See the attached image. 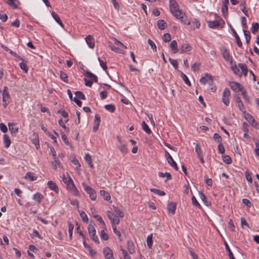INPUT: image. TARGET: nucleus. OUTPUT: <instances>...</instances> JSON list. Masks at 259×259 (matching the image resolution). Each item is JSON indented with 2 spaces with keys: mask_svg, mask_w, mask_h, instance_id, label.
I'll return each instance as SVG.
<instances>
[{
  "mask_svg": "<svg viewBox=\"0 0 259 259\" xmlns=\"http://www.w3.org/2000/svg\"><path fill=\"white\" fill-rule=\"evenodd\" d=\"M195 151L197 153L198 157H200L201 155H203L201 147H200V145L198 144H197L196 145Z\"/></svg>",
  "mask_w": 259,
  "mask_h": 259,
  "instance_id": "nucleus-56",
  "label": "nucleus"
},
{
  "mask_svg": "<svg viewBox=\"0 0 259 259\" xmlns=\"http://www.w3.org/2000/svg\"><path fill=\"white\" fill-rule=\"evenodd\" d=\"M86 74H87V76L89 78H90L92 80V81L93 80L95 82H97L98 78L95 74H93L92 73H91L90 72H87Z\"/></svg>",
  "mask_w": 259,
  "mask_h": 259,
  "instance_id": "nucleus-40",
  "label": "nucleus"
},
{
  "mask_svg": "<svg viewBox=\"0 0 259 259\" xmlns=\"http://www.w3.org/2000/svg\"><path fill=\"white\" fill-rule=\"evenodd\" d=\"M93 217L97 219L98 221L100 222V223L104 226V228L105 229L106 225L104 221L102 220L101 216L98 214L93 215Z\"/></svg>",
  "mask_w": 259,
  "mask_h": 259,
  "instance_id": "nucleus-48",
  "label": "nucleus"
},
{
  "mask_svg": "<svg viewBox=\"0 0 259 259\" xmlns=\"http://www.w3.org/2000/svg\"><path fill=\"white\" fill-rule=\"evenodd\" d=\"M192 23L193 24V26H191V28L193 30H194L196 28H198L200 26V23L199 21L197 19H194L192 21Z\"/></svg>",
  "mask_w": 259,
  "mask_h": 259,
  "instance_id": "nucleus-53",
  "label": "nucleus"
},
{
  "mask_svg": "<svg viewBox=\"0 0 259 259\" xmlns=\"http://www.w3.org/2000/svg\"><path fill=\"white\" fill-rule=\"evenodd\" d=\"M85 41H86V42L88 44V46L90 48L92 49L94 47L95 40H94L93 37L92 35H89L87 36L85 38Z\"/></svg>",
  "mask_w": 259,
  "mask_h": 259,
  "instance_id": "nucleus-16",
  "label": "nucleus"
},
{
  "mask_svg": "<svg viewBox=\"0 0 259 259\" xmlns=\"http://www.w3.org/2000/svg\"><path fill=\"white\" fill-rule=\"evenodd\" d=\"M152 236L153 235L152 234H150L148 236L147 238V246L149 248H151L153 244L152 241Z\"/></svg>",
  "mask_w": 259,
  "mask_h": 259,
  "instance_id": "nucleus-37",
  "label": "nucleus"
},
{
  "mask_svg": "<svg viewBox=\"0 0 259 259\" xmlns=\"http://www.w3.org/2000/svg\"><path fill=\"white\" fill-rule=\"evenodd\" d=\"M25 178L26 180H28L30 181H35L37 178V176L33 172H28L25 177Z\"/></svg>",
  "mask_w": 259,
  "mask_h": 259,
  "instance_id": "nucleus-17",
  "label": "nucleus"
},
{
  "mask_svg": "<svg viewBox=\"0 0 259 259\" xmlns=\"http://www.w3.org/2000/svg\"><path fill=\"white\" fill-rule=\"evenodd\" d=\"M118 149L124 154L128 153V149L124 144H121L118 146Z\"/></svg>",
  "mask_w": 259,
  "mask_h": 259,
  "instance_id": "nucleus-35",
  "label": "nucleus"
},
{
  "mask_svg": "<svg viewBox=\"0 0 259 259\" xmlns=\"http://www.w3.org/2000/svg\"><path fill=\"white\" fill-rule=\"evenodd\" d=\"M61 138L64 143L68 146L70 145L71 147H72L70 143H69L67 136L64 133H61Z\"/></svg>",
  "mask_w": 259,
  "mask_h": 259,
  "instance_id": "nucleus-60",
  "label": "nucleus"
},
{
  "mask_svg": "<svg viewBox=\"0 0 259 259\" xmlns=\"http://www.w3.org/2000/svg\"><path fill=\"white\" fill-rule=\"evenodd\" d=\"M98 61L100 63V65L101 67L103 68L104 70H106L107 68V65H106V62L104 61L103 60H101L100 58H98Z\"/></svg>",
  "mask_w": 259,
  "mask_h": 259,
  "instance_id": "nucleus-59",
  "label": "nucleus"
},
{
  "mask_svg": "<svg viewBox=\"0 0 259 259\" xmlns=\"http://www.w3.org/2000/svg\"><path fill=\"white\" fill-rule=\"evenodd\" d=\"M142 129L147 134H150L151 133V131L148 125L146 124L145 121H143L141 124Z\"/></svg>",
  "mask_w": 259,
  "mask_h": 259,
  "instance_id": "nucleus-34",
  "label": "nucleus"
},
{
  "mask_svg": "<svg viewBox=\"0 0 259 259\" xmlns=\"http://www.w3.org/2000/svg\"><path fill=\"white\" fill-rule=\"evenodd\" d=\"M108 218L110 219L111 223V225L113 224L118 225L120 222L119 219L116 217L113 213L111 212L109 210L107 211L106 212Z\"/></svg>",
  "mask_w": 259,
  "mask_h": 259,
  "instance_id": "nucleus-5",
  "label": "nucleus"
},
{
  "mask_svg": "<svg viewBox=\"0 0 259 259\" xmlns=\"http://www.w3.org/2000/svg\"><path fill=\"white\" fill-rule=\"evenodd\" d=\"M103 253L105 259H114L112 250L109 247H106L104 248Z\"/></svg>",
  "mask_w": 259,
  "mask_h": 259,
  "instance_id": "nucleus-10",
  "label": "nucleus"
},
{
  "mask_svg": "<svg viewBox=\"0 0 259 259\" xmlns=\"http://www.w3.org/2000/svg\"><path fill=\"white\" fill-rule=\"evenodd\" d=\"M101 238L104 240H107L109 238L108 235L105 232L104 230H101L100 233Z\"/></svg>",
  "mask_w": 259,
  "mask_h": 259,
  "instance_id": "nucleus-62",
  "label": "nucleus"
},
{
  "mask_svg": "<svg viewBox=\"0 0 259 259\" xmlns=\"http://www.w3.org/2000/svg\"><path fill=\"white\" fill-rule=\"evenodd\" d=\"M231 68L235 74L238 75L239 76H241L242 75V73L240 72V70L238 66L237 67L236 65H235L234 66H232Z\"/></svg>",
  "mask_w": 259,
  "mask_h": 259,
  "instance_id": "nucleus-45",
  "label": "nucleus"
},
{
  "mask_svg": "<svg viewBox=\"0 0 259 259\" xmlns=\"http://www.w3.org/2000/svg\"><path fill=\"white\" fill-rule=\"evenodd\" d=\"M47 184L51 190L54 191L56 193H58L59 188L55 183L53 181H49L48 182Z\"/></svg>",
  "mask_w": 259,
  "mask_h": 259,
  "instance_id": "nucleus-14",
  "label": "nucleus"
},
{
  "mask_svg": "<svg viewBox=\"0 0 259 259\" xmlns=\"http://www.w3.org/2000/svg\"><path fill=\"white\" fill-rule=\"evenodd\" d=\"M112 228L113 229L114 233L118 236V239L120 241H121L122 240L121 239V233L119 231L117 230L116 225L113 224V225L112 226Z\"/></svg>",
  "mask_w": 259,
  "mask_h": 259,
  "instance_id": "nucleus-43",
  "label": "nucleus"
},
{
  "mask_svg": "<svg viewBox=\"0 0 259 259\" xmlns=\"http://www.w3.org/2000/svg\"><path fill=\"white\" fill-rule=\"evenodd\" d=\"M7 3L14 9H17L20 5V2L18 0H8Z\"/></svg>",
  "mask_w": 259,
  "mask_h": 259,
  "instance_id": "nucleus-20",
  "label": "nucleus"
},
{
  "mask_svg": "<svg viewBox=\"0 0 259 259\" xmlns=\"http://www.w3.org/2000/svg\"><path fill=\"white\" fill-rule=\"evenodd\" d=\"M68 232H69V238L70 239H71L72 237V233H73V230L74 228V226L70 222H68Z\"/></svg>",
  "mask_w": 259,
  "mask_h": 259,
  "instance_id": "nucleus-44",
  "label": "nucleus"
},
{
  "mask_svg": "<svg viewBox=\"0 0 259 259\" xmlns=\"http://www.w3.org/2000/svg\"><path fill=\"white\" fill-rule=\"evenodd\" d=\"M158 176L161 178L166 177L167 180L171 179V175L169 173L167 172H166L165 173H163L162 172H159Z\"/></svg>",
  "mask_w": 259,
  "mask_h": 259,
  "instance_id": "nucleus-38",
  "label": "nucleus"
},
{
  "mask_svg": "<svg viewBox=\"0 0 259 259\" xmlns=\"http://www.w3.org/2000/svg\"><path fill=\"white\" fill-rule=\"evenodd\" d=\"M8 126L9 127V130L11 132L12 135L16 134L18 132V127H14V125L12 123H9Z\"/></svg>",
  "mask_w": 259,
  "mask_h": 259,
  "instance_id": "nucleus-30",
  "label": "nucleus"
},
{
  "mask_svg": "<svg viewBox=\"0 0 259 259\" xmlns=\"http://www.w3.org/2000/svg\"><path fill=\"white\" fill-rule=\"evenodd\" d=\"M238 66L242 70V74H243L244 75L246 76L248 72V69L246 65L245 64L239 63L238 64Z\"/></svg>",
  "mask_w": 259,
  "mask_h": 259,
  "instance_id": "nucleus-21",
  "label": "nucleus"
},
{
  "mask_svg": "<svg viewBox=\"0 0 259 259\" xmlns=\"http://www.w3.org/2000/svg\"><path fill=\"white\" fill-rule=\"evenodd\" d=\"M223 161L226 164H231L232 162L231 158L229 155H224L222 157Z\"/></svg>",
  "mask_w": 259,
  "mask_h": 259,
  "instance_id": "nucleus-52",
  "label": "nucleus"
},
{
  "mask_svg": "<svg viewBox=\"0 0 259 259\" xmlns=\"http://www.w3.org/2000/svg\"><path fill=\"white\" fill-rule=\"evenodd\" d=\"M105 108L110 112H114L115 109V106L112 104H107L105 106Z\"/></svg>",
  "mask_w": 259,
  "mask_h": 259,
  "instance_id": "nucleus-50",
  "label": "nucleus"
},
{
  "mask_svg": "<svg viewBox=\"0 0 259 259\" xmlns=\"http://www.w3.org/2000/svg\"><path fill=\"white\" fill-rule=\"evenodd\" d=\"M199 195L200 196V199L202 200V201L204 202V203L206 205L208 206L209 205L207 201V199H206L205 196L203 194V193L199 192Z\"/></svg>",
  "mask_w": 259,
  "mask_h": 259,
  "instance_id": "nucleus-58",
  "label": "nucleus"
},
{
  "mask_svg": "<svg viewBox=\"0 0 259 259\" xmlns=\"http://www.w3.org/2000/svg\"><path fill=\"white\" fill-rule=\"evenodd\" d=\"M245 118L251 124L253 123L255 121L254 117L249 113H247L245 115Z\"/></svg>",
  "mask_w": 259,
  "mask_h": 259,
  "instance_id": "nucleus-51",
  "label": "nucleus"
},
{
  "mask_svg": "<svg viewBox=\"0 0 259 259\" xmlns=\"http://www.w3.org/2000/svg\"><path fill=\"white\" fill-rule=\"evenodd\" d=\"M157 26L160 30H164L167 26V23L163 20L157 21Z\"/></svg>",
  "mask_w": 259,
  "mask_h": 259,
  "instance_id": "nucleus-25",
  "label": "nucleus"
},
{
  "mask_svg": "<svg viewBox=\"0 0 259 259\" xmlns=\"http://www.w3.org/2000/svg\"><path fill=\"white\" fill-rule=\"evenodd\" d=\"M229 84L231 89L236 93L241 92L244 89V87L237 82L230 81Z\"/></svg>",
  "mask_w": 259,
  "mask_h": 259,
  "instance_id": "nucleus-4",
  "label": "nucleus"
},
{
  "mask_svg": "<svg viewBox=\"0 0 259 259\" xmlns=\"http://www.w3.org/2000/svg\"><path fill=\"white\" fill-rule=\"evenodd\" d=\"M75 95H76V97L77 99H81V100H85V96L82 93V92L80 91H76L75 93Z\"/></svg>",
  "mask_w": 259,
  "mask_h": 259,
  "instance_id": "nucleus-54",
  "label": "nucleus"
},
{
  "mask_svg": "<svg viewBox=\"0 0 259 259\" xmlns=\"http://www.w3.org/2000/svg\"><path fill=\"white\" fill-rule=\"evenodd\" d=\"M207 84L210 86V90L212 92L215 91L216 87L215 86L213 85V81L211 76H209V78L208 79Z\"/></svg>",
  "mask_w": 259,
  "mask_h": 259,
  "instance_id": "nucleus-28",
  "label": "nucleus"
},
{
  "mask_svg": "<svg viewBox=\"0 0 259 259\" xmlns=\"http://www.w3.org/2000/svg\"><path fill=\"white\" fill-rule=\"evenodd\" d=\"M172 51H174V53H177L179 52V49L177 48V42L175 40L171 41L169 45Z\"/></svg>",
  "mask_w": 259,
  "mask_h": 259,
  "instance_id": "nucleus-23",
  "label": "nucleus"
},
{
  "mask_svg": "<svg viewBox=\"0 0 259 259\" xmlns=\"http://www.w3.org/2000/svg\"><path fill=\"white\" fill-rule=\"evenodd\" d=\"M230 27L231 28V31L232 32L235 38L236 42L238 46L240 48H241L242 46V43L238 35L237 34V32H236L235 29L233 28V27L231 25H230Z\"/></svg>",
  "mask_w": 259,
  "mask_h": 259,
  "instance_id": "nucleus-11",
  "label": "nucleus"
},
{
  "mask_svg": "<svg viewBox=\"0 0 259 259\" xmlns=\"http://www.w3.org/2000/svg\"><path fill=\"white\" fill-rule=\"evenodd\" d=\"M60 77L61 79L63 81H64L65 82H67V83L68 82V76L66 74V73H65V72H64L62 71H61L60 74Z\"/></svg>",
  "mask_w": 259,
  "mask_h": 259,
  "instance_id": "nucleus-49",
  "label": "nucleus"
},
{
  "mask_svg": "<svg viewBox=\"0 0 259 259\" xmlns=\"http://www.w3.org/2000/svg\"><path fill=\"white\" fill-rule=\"evenodd\" d=\"M100 193L105 200L108 201L110 199V194L105 190H100Z\"/></svg>",
  "mask_w": 259,
  "mask_h": 259,
  "instance_id": "nucleus-32",
  "label": "nucleus"
},
{
  "mask_svg": "<svg viewBox=\"0 0 259 259\" xmlns=\"http://www.w3.org/2000/svg\"><path fill=\"white\" fill-rule=\"evenodd\" d=\"M229 0H224L222 2V12L223 16L226 17L228 15V5L229 4Z\"/></svg>",
  "mask_w": 259,
  "mask_h": 259,
  "instance_id": "nucleus-12",
  "label": "nucleus"
},
{
  "mask_svg": "<svg viewBox=\"0 0 259 259\" xmlns=\"http://www.w3.org/2000/svg\"><path fill=\"white\" fill-rule=\"evenodd\" d=\"M95 224H90L88 226V231L91 238L96 243H99L98 236L96 235V231L95 228Z\"/></svg>",
  "mask_w": 259,
  "mask_h": 259,
  "instance_id": "nucleus-2",
  "label": "nucleus"
},
{
  "mask_svg": "<svg viewBox=\"0 0 259 259\" xmlns=\"http://www.w3.org/2000/svg\"><path fill=\"white\" fill-rule=\"evenodd\" d=\"M230 96V92L228 88H226L223 92L222 95V101L226 105L228 106L230 103L229 96Z\"/></svg>",
  "mask_w": 259,
  "mask_h": 259,
  "instance_id": "nucleus-6",
  "label": "nucleus"
},
{
  "mask_svg": "<svg viewBox=\"0 0 259 259\" xmlns=\"http://www.w3.org/2000/svg\"><path fill=\"white\" fill-rule=\"evenodd\" d=\"M3 140L5 148H8L11 143L9 136L7 134H4L3 136Z\"/></svg>",
  "mask_w": 259,
  "mask_h": 259,
  "instance_id": "nucleus-19",
  "label": "nucleus"
},
{
  "mask_svg": "<svg viewBox=\"0 0 259 259\" xmlns=\"http://www.w3.org/2000/svg\"><path fill=\"white\" fill-rule=\"evenodd\" d=\"M171 39L170 34L168 33H166L163 35V40L164 42H169Z\"/></svg>",
  "mask_w": 259,
  "mask_h": 259,
  "instance_id": "nucleus-64",
  "label": "nucleus"
},
{
  "mask_svg": "<svg viewBox=\"0 0 259 259\" xmlns=\"http://www.w3.org/2000/svg\"><path fill=\"white\" fill-rule=\"evenodd\" d=\"M24 60L23 61H22V62L20 63L19 64V65L20 68L22 70L24 71V72L25 73H27L28 70V67L27 65H26V64L24 62Z\"/></svg>",
  "mask_w": 259,
  "mask_h": 259,
  "instance_id": "nucleus-39",
  "label": "nucleus"
},
{
  "mask_svg": "<svg viewBox=\"0 0 259 259\" xmlns=\"http://www.w3.org/2000/svg\"><path fill=\"white\" fill-rule=\"evenodd\" d=\"M169 61L170 63V64L172 65V66L175 69H178V63L177 60L172 59L170 58H169Z\"/></svg>",
  "mask_w": 259,
  "mask_h": 259,
  "instance_id": "nucleus-61",
  "label": "nucleus"
},
{
  "mask_svg": "<svg viewBox=\"0 0 259 259\" xmlns=\"http://www.w3.org/2000/svg\"><path fill=\"white\" fill-rule=\"evenodd\" d=\"M68 181H70V182L67 184V189L72 191L74 195H78L79 192L76 189L73 181L72 179H69Z\"/></svg>",
  "mask_w": 259,
  "mask_h": 259,
  "instance_id": "nucleus-9",
  "label": "nucleus"
},
{
  "mask_svg": "<svg viewBox=\"0 0 259 259\" xmlns=\"http://www.w3.org/2000/svg\"><path fill=\"white\" fill-rule=\"evenodd\" d=\"M235 98L236 102L238 104V106L241 111H243L244 108V105L243 102L241 100V98L237 95L235 96Z\"/></svg>",
  "mask_w": 259,
  "mask_h": 259,
  "instance_id": "nucleus-24",
  "label": "nucleus"
},
{
  "mask_svg": "<svg viewBox=\"0 0 259 259\" xmlns=\"http://www.w3.org/2000/svg\"><path fill=\"white\" fill-rule=\"evenodd\" d=\"M240 2L241 10L246 16L248 17V12L245 10V1L244 0H240Z\"/></svg>",
  "mask_w": 259,
  "mask_h": 259,
  "instance_id": "nucleus-26",
  "label": "nucleus"
},
{
  "mask_svg": "<svg viewBox=\"0 0 259 259\" xmlns=\"http://www.w3.org/2000/svg\"><path fill=\"white\" fill-rule=\"evenodd\" d=\"M181 77L183 78V79L184 80V82H185L186 84H187L189 86H191V83H190V81H189L188 78L187 77V76L184 74L182 72H181Z\"/></svg>",
  "mask_w": 259,
  "mask_h": 259,
  "instance_id": "nucleus-55",
  "label": "nucleus"
},
{
  "mask_svg": "<svg viewBox=\"0 0 259 259\" xmlns=\"http://www.w3.org/2000/svg\"><path fill=\"white\" fill-rule=\"evenodd\" d=\"M191 50V47L188 44H183L181 46L179 50L180 53L183 54L185 52H189Z\"/></svg>",
  "mask_w": 259,
  "mask_h": 259,
  "instance_id": "nucleus-18",
  "label": "nucleus"
},
{
  "mask_svg": "<svg viewBox=\"0 0 259 259\" xmlns=\"http://www.w3.org/2000/svg\"><path fill=\"white\" fill-rule=\"evenodd\" d=\"M7 87H4V90L3 92V102H5L6 101H7V100L9 99V95L7 91Z\"/></svg>",
  "mask_w": 259,
  "mask_h": 259,
  "instance_id": "nucleus-27",
  "label": "nucleus"
},
{
  "mask_svg": "<svg viewBox=\"0 0 259 259\" xmlns=\"http://www.w3.org/2000/svg\"><path fill=\"white\" fill-rule=\"evenodd\" d=\"M165 156L168 161V163L172 166L175 169L178 170V167L177 166V163L173 159L172 157L171 156V155L169 154V153L165 151Z\"/></svg>",
  "mask_w": 259,
  "mask_h": 259,
  "instance_id": "nucleus-8",
  "label": "nucleus"
},
{
  "mask_svg": "<svg viewBox=\"0 0 259 259\" xmlns=\"http://www.w3.org/2000/svg\"><path fill=\"white\" fill-rule=\"evenodd\" d=\"M177 204L174 202H169L167 206V210L169 213H171L172 214H175Z\"/></svg>",
  "mask_w": 259,
  "mask_h": 259,
  "instance_id": "nucleus-15",
  "label": "nucleus"
},
{
  "mask_svg": "<svg viewBox=\"0 0 259 259\" xmlns=\"http://www.w3.org/2000/svg\"><path fill=\"white\" fill-rule=\"evenodd\" d=\"M109 46L111 48V49L112 51L118 52L119 53H122L123 51L122 50L120 49L119 48L116 47L115 46L112 45V44H109Z\"/></svg>",
  "mask_w": 259,
  "mask_h": 259,
  "instance_id": "nucleus-57",
  "label": "nucleus"
},
{
  "mask_svg": "<svg viewBox=\"0 0 259 259\" xmlns=\"http://www.w3.org/2000/svg\"><path fill=\"white\" fill-rule=\"evenodd\" d=\"M44 196L39 193H36L33 196V199L37 202L38 204L40 203L41 200L43 199Z\"/></svg>",
  "mask_w": 259,
  "mask_h": 259,
  "instance_id": "nucleus-29",
  "label": "nucleus"
},
{
  "mask_svg": "<svg viewBox=\"0 0 259 259\" xmlns=\"http://www.w3.org/2000/svg\"><path fill=\"white\" fill-rule=\"evenodd\" d=\"M100 121V116L99 115L96 114L95 116L94 124L93 127V130L94 132H96L98 130Z\"/></svg>",
  "mask_w": 259,
  "mask_h": 259,
  "instance_id": "nucleus-13",
  "label": "nucleus"
},
{
  "mask_svg": "<svg viewBox=\"0 0 259 259\" xmlns=\"http://www.w3.org/2000/svg\"><path fill=\"white\" fill-rule=\"evenodd\" d=\"M259 29V24L257 22H254L252 23L251 30V32L255 34L258 31Z\"/></svg>",
  "mask_w": 259,
  "mask_h": 259,
  "instance_id": "nucleus-31",
  "label": "nucleus"
},
{
  "mask_svg": "<svg viewBox=\"0 0 259 259\" xmlns=\"http://www.w3.org/2000/svg\"><path fill=\"white\" fill-rule=\"evenodd\" d=\"M150 190L151 192H153L159 196H164L165 195V193L164 191H161L159 189L151 188L150 189Z\"/></svg>",
  "mask_w": 259,
  "mask_h": 259,
  "instance_id": "nucleus-36",
  "label": "nucleus"
},
{
  "mask_svg": "<svg viewBox=\"0 0 259 259\" xmlns=\"http://www.w3.org/2000/svg\"><path fill=\"white\" fill-rule=\"evenodd\" d=\"M113 210L118 215L119 217L123 218L124 217L123 212L121 210L119 209L117 207L113 206Z\"/></svg>",
  "mask_w": 259,
  "mask_h": 259,
  "instance_id": "nucleus-42",
  "label": "nucleus"
},
{
  "mask_svg": "<svg viewBox=\"0 0 259 259\" xmlns=\"http://www.w3.org/2000/svg\"><path fill=\"white\" fill-rule=\"evenodd\" d=\"M243 33L245 37L246 44H248L249 43L250 39L251 38L250 32L249 31L243 30Z\"/></svg>",
  "mask_w": 259,
  "mask_h": 259,
  "instance_id": "nucleus-47",
  "label": "nucleus"
},
{
  "mask_svg": "<svg viewBox=\"0 0 259 259\" xmlns=\"http://www.w3.org/2000/svg\"><path fill=\"white\" fill-rule=\"evenodd\" d=\"M127 248L130 253L135 252V245L134 243L131 241L127 242Z\"/></svg>",
  "mask_w": 259,
  "mask_h": 259,
  "instance_id": "nucleus-22",
  "label": "nucleus"
},
{
  "mask_svg": "<svg viewBox=\"0 0 259 259\" xmlns=\"http://www.w3.org/2000/svg\"><path fill=\"white\" fill-rule=\"evenodd\" d=\"M225 244L226 249L228 252V255L230 259H235L228 244L226 242H225Z\"/></svg>",
  "mask_w": 259,
  "mask_h": 259,
  "instance_id": "nucleus-41",
  "label": "nucleus"
},
{
  "mask_svg": "<svg viewBox=\"0 0 259 259\" xmlns=\"http://www.w3.org/2000/svg\"><path fill=\"white\" fill-rule=\"evenodd\" d=\"M82 186H83L85 191L90 195V198L92 200H95L96 198L97 195L95 191L91 187L88 186L85 183H82Z\"/></svg>",
  "mask_w": 259,
  "mask_h": 259,
  "instance_id": "nucleus-3",
  "label": "nucleus"
},
{
  "mask_svg": "<svg viewBox=\"0 0 259 259\" xmlns=\"http://www.w3.org/2000/svg\"><path fill=\"white\" fill-rule=\"evenodd\" d=\"M220 51L223 58L231 64H232V58L230 56L229 51L225 47H222Z\"/></svg>",
  "mask_w": 259,
  "mask_h": 259,
  "instance_id": "nucleus-7",
  "label": "nucleus"
},
{
  "mask_svg": "<svg viewBox=\"0 0 259 259\" xmlns=\"http://www.w3.org/2000/svg\"><path fill=\"white\" fill-rule=\"evenodd\" d=\"M169 2L170 11L173 16L185 24L190 25V22L187 19L185 14L179 9V5L176 0H169Z\"/></svg>",
  "mask_w": 259,
  "mask_h": 259,
  "instance_id": "nucleus-1",
  "label": "nucleus"
},
{
  "mask_svg": "<svg viewBox=\"0 0 259 259\" xmlns=\"http://www.w3.org/2000/svg\"><path fill=\"white\" fill-rule=\"evenodd\" d=\"M208 25L210 28H214L220 25V23L219 21L216 20L209 21L208 22Z\"/></svg>",
  "mask_w": 259,
  "mask_h": 259,
  "instance_id": "nucleus-33",
  "label": "nucleus"
},
{
  "mask_svg": "<svg viewBox=\"0 0 259 259\" xmlns=\"http://www.w3.org/2000/svg\"><path fill=\"white\" fill-rule=\"evenodd\" d=\"M241 94L243 95V98H244L245 101L249 104H250L251 103H250L249 97L247 95V93L245 89L244 90H243V91L241 92Z\"/></svg>",
  "mask_w": 259,
  "mask_h": 259,
  "instance_id": "nucleus-46",
  "label": "nucleus"
},
{
  "mask_svg": "<svg viewBox=\"0 0 259 259\" xmlns=\"http://www.w3.org/2000/svg\"><path fill=\"white\" fill-rule=\"evenodd\" d=\"M209 78V76L206 75V76L202 77L200 79V83H201L203 84H205L207 83Z\"/></svg>",
  "mask_w": 259,
  "mask_h": 259,
  "instance_id": "nucleus-63",
  "label": "nucleus"
}]
</instances>
